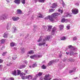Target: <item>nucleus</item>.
<instances>
[{
	"label": "nucleus",
	"instance_id": "obj_1",
	"mask_svg": "<svg viewBox=\"0 0 80 80\" xmlns=\"http://www.w3.org/2000/svg\"><path fill=\"white\" fill-rule=\"evenodd\" d=\"M50 38V36H47L46 37H45L44 36H41L39 38L37 41L38 42H40L41 41H42V42L41 43H39L38 44H37L38 45V46H42V45H44L46 44V40H49Z\"/></svg>",
	"mask_w": 80,
	"mask_h": 80
},
{
	"label": "nucleus",
	"instance_id": "obj_2",
	"mask_svg": "<svg viewBox=\"0 0 80 80\" xmlns=\"http://www.w3.org/2000/svg\"><path fill=\"white\" fill-rule=\"evenodd\" d=\"M60 13H54L52 14L51 15L48 16L47 17L45 18V19L46 20H48V19H49L51 22H53L55 21V17L60 15Z\"/></svg>",
	"mask_w": 80,
	"mask_h": 80
},
{
	"label": "nucleus",
	"instance_id": "obj_3",
	"mask_svg": "<svg viewBox=\"0 0 80 80\" xmlns=\"http://www.w3.org/2000/svg\"><path fill=\"white\" fill-rule=\"evenodd\" d=\"M44 79L45 80H50L52 79V78L50 77V75L49 74H48L45 76L44 77Z\"/></svg>",
	"mask_w": 80,
	"mask_h": 80
},
{
	"label": "nucleus",
	"instance_id": "obj_4",
	"mask_svg": "<svg viewBox=\"0 0 80 80\" xmlns=\"http://www.w3.org/2000/svg\"><path fill=\"white\" fill-rule=\"evenodd\" d=\"M7 18V16L6 14H4L2 15L1 17L0 18V20H3L4 19H6Z\"/></svg>",
	"mask_w": 80,
	"mask_h": 80
},
{
	"label": "nucleus",
	"instance_id": "obj_5",
	"mask_svg": "<svg viewBox=\"0 0 80 80\" xmlns=\"http://www.w3.org/2000/svg\"><path fill=\"white\" fill-rule=\"evenodd\" d=\"M72 12L73 14H77L78 12V10L77 9L74 8L72 10Z\"/></svg>",
	"mask_w": 80,
	"mask_h": 80
},
{
	"label": "nucleus",
	"instance_id": "obj_6",
	"mask_svg": "<svg viewBox=\"0 0 80 80\" xmlns=\"http://www.w3.org/2000/svg\"><path fill=\"white\" fill-rule=\"evenodd\" d=\"M36 56H37V57H38V58H40V57H42V54L40 53V54H38L37 56V55H34V56H30V58H34V57H36Z\"/></svg>",
	"mask_w": 80,
	"mask_h": 80
},
{
	"label": "nucleus",
	"instance_id": "obj_7",
	"mask_svg": "<svg viewBox=\"0 0 80 80\" xmlns=\"http://www.w3.org/2000/svg\"><path fill=\"white\" fill-rule=\"evenodd\" d=\"M59 59L54 60L51 61H50L48 64V65H51L52 63L55 62H58Z\"/></svg>",
	"mask_w": 80,
	"mask_h": 80
},
{
	"label": "nucleus",
	"instance_id": "obj_8",
	"mask_svg": "<svg viewBox=\"0 0 80 80\" xmlns=\"http://www.w3.org/2000/svg\"><path fill=\"white\" fill-rule=\"evenodd\" d=\"M23 75H25V73H23V72L21 73L20 75V77H21V78L22 80H24L26 78V77H25Z\"/></svg>",
	"mask_w": 80,
	"mask_h": 80
},
{
	"label": "nucleus",
	"instance_id": "obj_9",
	"mask_svg": "<svg viewBox=\"0 0 80 80\" xmlns=\"http://www.w3.org/2000/svg\"><path fill=\"white\" fill-rule=\"evenodd\" d=\"M26 67V66L25 65H20V64H19L18 66V68H20L21 69L22 68H24Z\"/></svg>",
	"mask_w": 80,
	"mask_h": 80
},
{
	"label": "nucleus",
	"instance_id": "obj_10",
	"mask_svg": "<svg viewBox=\"0 0 80 80\" xmlns=\"http://www.w3.org/2000/svg\"><path fill=\"white\" fill-rule=\"evenodd\" d=\"M11 27V22L8 23L7 25V28L8 30H10Z\"/></svg>",
	"mask_w": 80,
	"mask_h": 80
},
{
	"label": "nucleus",
	"instance_id": "obj_11",
	"mask_svg": "<svg viewBox=\"0 0 80 80\" xmlns=\"http://www.w3.org/2000/svg\"><path fill=\"white\" fill-rule=\"evenodd\" d=\"M56 28L55 27H54L52 29V32H51V34L52 35H54V34H55V32H56Z\"/></svg>",
	"mask_w": 80,
	"mask_h": 80
},
{
	"label": "nucleus",
	"instance_id": "obj_12",
	"mask_svg": "<svg viewBox=\"0 0 80 80\" xmlns=\"http://www.w3.org/2000/svg\"><path fill=\"white\" fill-rule=\"evenodd\" d=\"M64 17H72V15L70 14L69 12H67V13H65L64 14Z\"/></svg>",
	"mask_w": 80,
	"mask_h": 80
},
{
	"label": "nucleus",
	"instance_id": "obj_13",
	"mask_svg": "<svg viewBox=\"0 0 80 80\" xmlns=\"http://www.w3.org/2000/svg\"><path fill=\"white\" fill-rule=\"evenodd\" d=\"M57 7V3H54L52 4V8H55Z\"/></svg>",
	"mask_w": 80,
	"mask_h": 80
},
{
	"label": "nucleus",
	"instance_id": "obj_14",
	"mask_svg": "<svg viewBox=\"0 0 80 80\" xmlns=\"http://www.w3.org/2000/svg\"><path fill=\"white\" fill-rule=\"evenodd\" d=\"M20 50H21V52L22 53L25 52V48H20Z\"/></svg>",
	"mask_w": 80,
	"mask_h": 80
},
{
	"label": "nucleus",
	"instance_id": "obj_15",
	"mask_svg": "<svg viewBox=\"0 0 80 80\" xmlns=\"http://www.w3.org/2000/svg\"><path fill=\"white\" fill-rule=\"evenodd\" d=\"M12 19L13 21H17L19 19V18L18 17H13L12 18Z\"/></svg>",
	"mask_w": 80,
	"mask_h": 80
},
{
	"label": "nucleus",
	"instance_id": "obj_16",
	"mask_svg": "<svg viewBox=\"0 0 80 80\" xmlns=\"http://www.w3.org/2000/svg\"><path fill=\"white\" fill-rule=\"evenodd\" d=\"M45 0H34L35 3H37V2H42V3H44Z\"/></svg>",
	"mask_w": 80,
	"mask_h": 80
},
{
	"label": "nucleus",
	"instance_id": "obj_17",
	"mask_svg": "<svg viewBox=\"0 0 80 80\" xmlns=\"http://www.w3.org/2000/svg\"><path fill=\"white\" fill-rule=\"evenodd\" d=\"M14 2L15 3L19 5L20 3V0H15L14 1Z\"/></svg>",
	"mask_w": 80,
	"mask_h": 80
},
{
	"label": "nucleus",
	"instance_id": "obj_18",
	"mask_svg": "<svg viewBox=\"0 0 80 80\" xmlns=\"http://www.w3.org/2000/svg\"><path fill=\"white\" fill-rule=\"evenodd\" d=\"M73 52L71 51L70 52H66V54L68 55H72L73 54Z\"/></svg>",
	"mask_w": 80,
	"mask_h": 80
},
{
	"label": "nucleus",
	"instance_id": "obj_19",
	"mask_svg": "<svg viewBox=\"0 0 80 80\" xmlns=\"http://www.w3.org/2000/svg\"><path fill=\"white\" fill-rule=\"evenodd\" d=\"M12 74L14 76H17V71L16 70L13 71L12 72Z\"/></svg>",
	"mask_w": 80,
	"mask_h": 80
},
{
	"label": "nucleus",
	"instance_id": "obj_20",
	"mask_svg": "<svg viewBox=\"0 0 80 80\" xmlns=\"http://www.w3.org/2000/svg\"><path fill=\"white\" fill-rule=\"evenodd\" d=\"M12 33H16V32H17V28H16V27H14L12 28Z\"/></svg>",
	"mask_w": 80,
	"mask_h": 80
},
{
	"label": "nucleus",
	"instance_id": "obj_21",
	"mask_svg": "<svg viewBox=\"0 0 80 80\" xmlns=\"http://www.w3.org/2000/svg\"><path fill=\"white\" fill-rule=\"evenodd\" d=\"M32 76L29 75L28 76H26V78L27 79H32Z\"/></svg>",
	"mask_w": 80,
	"mask_h": 80
},
{
	"label": "nucleus",
	"instance_id": "obj_22",
	"mask_svg": "<svg viewBox=\"0 0 80 80\" xmlns=\"http://www.w3.org/2000/svg\"><path fill=\"white\" fill-rule=\"evenodd\" d=\"M48 32H50V31L51 30V29H52V26L50 25H48Z\"/></svg>",
	"mask_w": 80,
	"mask_h": 80
},
{
	"label": "nucleus",
	"instance_id": "obj_23",
	"mask_svg": "<svg viewBox=\"0 0 80 80\" xmlns=\"http://www.w3.org/2000/svg\"><path fill=\"white\" fill-rule=\"evenodd\" d=\"M67 61L68 62H75V59L72 58H68V59L67 60Z\"/></svg>",
	"mask_w": 80,
	"mask_h": 80
},
{
	"label": "nucleus",
	"instance_id": "obj_24",
	"mask_svg": "<svg viewBox=\"0 0 80 80\" xmlns=\"http://www.w3.org/2000/svg\"><path fill=\"white\" fill-rule=\"evenodd\" d=\"M63 27H64V26L63 25H60L59 26V28L60 30H62L63 29Z\"/></svg>",
	"mask_w": 80,
	"mask_h": 80
},
{
	"label": "nucleus",
	"instance_id": "obj_25",
	"mask_svg": "<svg viewBox=\"0 0 80 80\" xmlns=\"http://www.w3.org/2000/svg\"><path fill=\"white\" fill-rule=\"evenodd\" d=\"M67 39L66 37L63 36L61 38V40H65Z\"/></svg>",
	"mask_w": 80,
	"mask_h": 80
},
{
	"label": "nucleus",
	"instance_id": "obj_26",
	"mask_svg": "<svg viewBox=\"0 0 80 80\" xmlns=\"http://www.w3.org/2000/svg\"><path fill=\"white\" fill-rule=\"evenodd\" d=\"M17 58V56L16 55H15L13 56L12 57V59L13 60H16Z\"/></svg>",
	"mask_w": 80,
	"mask_h": 80
},
{
	"label": "nucleus",
	"instance_id": "obj_27",
	"mask_svg": "<svg viewBox=\"0 0 80 80\" xmlns=\"http://www.w3.org/2000/svg\"><path fill=\"white\" fill-rule=\"evenodd\" d=\"M34 53V52L33 50H30L28 52V54L31 55V54H33Z\"/></svg>",
	"mask_w": 80,
	"mask_h": 80
},
{
	"label": "nucleus",
	"instance_id": "obj_28",
	"mask_svg": "<svg viewBox=\"0 0 80 80\" xmlns=\"http://www.w3.org/2000/svg\"><path fill=\"white\" fill-rule=\"evenodd\" d=\"M17 75H20L21 74V71L19 70H17Z\"/></svg>",
	"mask_w": 80,
	"mask_h": 80
},
{
	"label": "nucleus",
	"instance_id": "obj_29",
	"mask_svg": "<svg viewBox=\"0 0 80 80\" xmlns=\"http://www.w3.org/2000/svg\"><path fill=\"white\" fill-rule=\"evenodd\" d=\"M17 12L18 14H21L22 13V11L20 9L17 10Z\"/></svg>",
	"mask_w": 80,
	"mask_h": 80
},
{
	"label": "nucleus",
	"instance_id": "obj_30",
	"mask_svg": "<svg viewBox=\"0 0 80 80\" xmlns=\"http://www.w3.org/2000/svg\"><path fill=\"white\" fill-rule=\"evenodd\" d=\"M15 45H16V44L14 42H11L10 43L11 47H14Z\"/></svg>",
	"mask_w": 80,
	"mask_h": 80
},
{
	"label": "nucleus",
	"instance_id": "obj_31",
	"mask_svg": "<svg viewBox=\"0 0 80 80\" xmlns=\"http://www.w3.org/2000/svg\"><path fill=\"white\" fill-rule=\"evenodd\" d=\"M8 35V33H7L5 32L3 34V37H4V38H6V37H7Z\"/></svg>",
	"mask_w": 80,
	"mask_h": 80
},
{
	"label": "nucleus",
	"instance_id": "obj_32",
	"mask_svg": "<svg viewBox=\"0 0 80 80\" xmlns=\"http://www.w3.org/2000/svg\"><path fill=\"white\" fill-rule=\"evenodd\" d=\"M74 47L72 46V45H69L68 46V47L69 48H70V49H73V47Z\"/></svg>",
	"mask_w": 80,
	"mask_h": 80
},
{
	"label": "nucleus",
	"instance_id": "obj_33",
	"mask_svg": "<svg viewBox=\"0 0 80 80\" xmlns=\"http://www.w3.org/2000/svg\"><path fill=\"white\" fill-rule=\"evenodd\" d=\"M72 50L74 52H77V48L73 47Z\"/></svg>",
	"mask_w": 80,
	"mask_h": 80
},
{
	"label": "nucleus",
	"instance_id": "obj_34",
	"mask_svg": "<svg viewBox=\"0 0 80 80\" xmlns=\"http://www.w3.org/2000/svg\"><path fill=\"white\" fill-rule=\"evenodd\" d=\"M37 63H34L32 65V67L33 68H35V67H37Z\"/></svg>",
	"mask_w": 80,
	"mask_h": 80
},
{
	"label": "nucleus",
	"instance_id": "obj_35",
	"mask_svg": "<svg viewBox=\"0 0 80 80\" xmlns=\"http://www.w3.org/2000/svg\"><path fill=\"white\" fill-rule=\"evenodd\" d=\"M61 2L62 3L63 7H65V2H63V0H62Z\"/></svg>",
	"mask_w": 80,
	"mask_h": 80
},
{
	"label": "nucleus",
	"instance_id": "obj_36",
	"mask_svg": "<svg viewBox=\"0 0 80 80\" xmlns=\"http://www.w3.org/2000/svg\"><path fill=\"white\" fill-rule=\"evenodd\" d=\"M21 2L22 4H25V0H21Z\"/></svg>",
	"mask_w": 80,
	"mask_h": 80
},
{
	"label": "nucleus",
	"instance_id": "obj_37",
	"mask_svg": "<svg viewBox=\"0 0 80 80\" xmlns=\"http://www.w3.org/2000/svg\"><path fill=\"white\" fill-rule=\"evenodd\" d=\"M58 12H60L61 13H63V10H61L59 9H58Z\"/></svg>",
	"mask_w": 80,
	"mask_h": 80
},
{
	"label": "nucleus",
	"instance_id": "obj_38",
	"mask_svg": "<svg viewBox=\"0 0 80 80\" xmlns=\"http://www.w3.org/2000/svg\"><path fill=\"white\" fill-rule=\"evenodd\" d=\"M38 18H43V16L41 14H40L39 16H38Z\"/></svg>",
	"mask_w": 80,
	"mask_h": 80
},
{
	"label": "nucleus",
	"instance_id": "obj_39",
	"mask_svg": "<svg viewBox=\"0 0 80 80\" xmlns=\"http://www.w3.org/2000/svg\"><path fill=\"white\" fill-rule=\"evenodd\" d=\"M42 69H46V68H47V67H46V66H45L44 65H43L42 67Z\"/></svg>",
	"mask_w": 80,
	"mask_h": 80
},
{
	"label": "nucleus",
	"instance_id": "obj_40",
	"mask_svg": "<svg viewBox=\"0 0 80 80\" xmlns=\"http://www.w3.org/2000/svg\"><path fill=\"white\" fill-rule=\"evenodd\" d=\"M1 43H5V40L2 39L1 40Z\"/></svg>",
	"mask_w": 80,
	"mask_h": 80
},
{
	"label": "nucleus",
	"instance_id": "obj_41",
	"mask_svg": "<svg viewBox=\"0 0 80 80\" xmlns=\"http://www.w3.org/2000/svg\"><path fill=\"white\" fill-rule=\"evenodd\" d=\"M66 27L67 29H68V30H69V29H70V25H68V26H66Z\"/></svg>",
	"mask_w": 80,
	"mask_h": 80
},
{
	"label": "nucleus",
	"instance_id": "obj_42",
	"mask_svg": "<svg viewBox=\"0 0 80 80\" xmlns=\"http://www.w3.org/2000/svg\"><path fill=\"white\" fill-rule=\"evenodd\" d=\"M65 19L64 18H62L61 20L62 22V23H64V22H65Z\"/></svg>",
	"mask_w": 80,
	"mask_h": 80
},
{
	"label": "nucleus",
	"instance_id": "obj_43",
	"mask_svg": "<svg viewBox=\"0 0 80 80\" xmlns=\"http://www.w3.org/2000/svg\"><path fill=\"white\" fill-rule=\"evenodd\" d=\"M43 28L44 29V30H46V29L47 28V27L45 26H43Z\"/></svg>",
	"mask_w": 80,
	"mask_h": 80
},
{
	"label": "nucleus",
	"instance_id": "obj_44",
	"mask_svg": "<svg viewBox=\"0 0 80 80\" xmlns=\"http://www.w3.org/2000/svg\"><path fill=\"white\" fill-rule=\"evenodd\" d=\"M7 52H3V53L2 54V56H5V55H6V54H7Z\"/></svg>",
	"mask_w": 80,
	"mask_h": 80
},
{
	"label": "nucleus",
	"instance_id": "obj_45",
	"mask_svg": "<svg viewBox=\"0 0 80 80\" xmlns=\"http://www.w3.org/2000/svg\"><path fill=\"white\" fill-rule=\"evenodd\" d=\"M42 74V72H39L38 74V76H41Z\"/></svg>",
	"mask_w": 80,
	"mask_h": 80
},
{
	"label": "nucleus",
	"instance_id": "obj_46",
	"mask_svg": "<svg viewBox=\"0 0 80 80\" xmlns=\"http://www.w3.org/2000/svg\"><path fill=\"white\" fill-rule=\"evenodd\" d=\"M73 40L74 41L76 40H77V37H74L73 38Z\"/></svg>",
	"mask_w": 80,
	"mask_h": 80
},
{
	"label": "nucleus",
	"instance_id": "obj_47",
	"mask_svg": "<svg viewBox=\"0 0 80 80\" xmlns=\"http://www.w3.org/2000/svg\"><path fill=\"white\" fill-rule=\"evenodd\" d=\"M24 62L25 64H26V65H27V64L28 63V62H27L26 60H25Z\"/></svg>",
	"mask_w": 80,
	"mask_h": 80
},
{
	"label": "nucleus",
	"instance_id": "obj_48",
	"mask_svg": "<svg viewBox=\"0 0 80 80\" xmlns=\"http://www.w3.org/2000/svg\"><path fill=\"white\" fill-rule=\"evenodd\" d=\"M68 22V20L67 19H65V23H67Z\"/></svg>",
	"mask_w": 80,
	"mask_h": 80
},
{
	"label": "nucleus",
	"instance_id": "obj_49",
	"mask_svg": "<svg viewBox=\"0 0 80 80\" xmlns=\"http://www.w3.org/2000/svg\"><path fill=\"white\" fill-rule=\"evenodd\" d=\"M54 11V10L53 9H50L49 10L50 12H52Z\"/></svg>",
	"mask_w": 80,
	"mask_h": 80
},
{
	"label": "nucleus",
	"instance_id": "obj_50",
	"mask_svg": "<svg viewBox=\"0 0 80 80\" xmlns=\"http://www.w3.org/2000/svg\"><path fill=\"white\" fill-rule=\"evenodd\" d=\"M74 72L73 71V70H70L69 72V73H72V72Z\"/></svg>",
	"mask_w": 80,
	"mask_h": 80
},
{
	"label": "nucleus",
	"instance_id": "obj_51",
	"mask_svg": "<svg viewBox=\"0 0 80 80\" xmlns=\"http://www.w3.org/2000/svg\"><path fill=\"white\" fill-rule=\"evenodd\" d=\"M3 60L0 59V63H3Z\"/></svg>",
	"mask_w": 80,
	"mask_h": 80
},
{
	"label": "nucleus",
	"instance_id": "obj_52",
	"mask_svg": "<svg viewBox=\"0 0 80 80\" xmlns=\"http://www.w3.org/2000/svg\"><path fill=\"white\" fill-rule=\"evenodd\" d=\"M75 5L76 6H78V5H79V3L78 2H77V3H76Z\"/></svg>",
	"mask_w": 80,
	"mask_h": 80
},
{
	"label": "nucleus",
	"instance_id": "obj_53",
	"mask_svg": "<svg viewBox=\"0 0 80 80\" xmlns=\"http://www.w3.org/2000/svg\"><path fill=\"white\" fill-rule=\"evenodd\" d=\"M9 80H14V78H9Z\"/></svg>",
	"mask_w": 80,
	"mask_h": 80
},
{
	"label": "nucleus",
	"instance_id": "obj_54",
	"mask_svg": "<svg viewBox=\"0 0 80 80\" xmlns=\"http://www.w3.org/2000/svg\"><path fill=\"white\" fill-rule=\"evenodd\" d=\"M10 65H11V63H8V64H7V65L8 66H10Z\"/></svg>",
	"mask_w": 80,
	"mask_h": 80
},
{
	"label": "nucleus",
	"instance_id": "obj_55",
	"mask_svg": "<svg viewBox=\"0 0 80 80\" xmlns=\"http://www.w3.org/2000/svg\"><path fill=\"white\" fill-rule=\"evenodd\" d=\"M67 60V59L66 58H64L63 60V62H66V61Z\"/></svg>",
	"mask_w": 80,
	"mask_h": 80
},
{
	"label": "nucleus",
	"instance_id": "obj_56",
	"mask_svg": "<svg viewBox=\"0 0 80 80\" xmlns=\"http://www.w3.org/2000/svg\"><path fill=\"white\" fill-rule=\"evenodd\" d=\"M3 67L2 65H0V69H2Z\"/></svg>",
	"mask_w": 80,
	"mask_h": 80
},
{
	"label": "nucleus",
	"instance_id": "obj_57",
	"mask_svg": "<svg viewBox=\"0 0 80 80\" xmlns=\"http://www.w3.org/2000/svg\"><path fill=\"white\" fill-rule=\"evenodd\" d=\"M24 72L25 73H28V72H28V70H24Z\"/></svg>",
	"mask_w": 80,
	"mask_h": 80
},
{
	"label": "nucleus",
	"instance_id": "obj_58",
	"mask_svg": "<svg viewBox=\"0 0 80 80\" xmlns=\"http://www.w3.org/2000/svg\"><path fill=\"white\" fill-rule=\"evenodd\" d=\"M75 70H76V68H73V70H72V71H73V72H75Z\"/></svg>",
	"mask_w": 80,
	"mask_h": 80
},
{
	"label": "nucleus",
	"instance_id": "obj_59",
	"mask_svg": "<svg viewBox=\"0 0 80 80\" xmlns=\"http://www.w3.org/2000/svg\"><path fill=\"white\" fill-rule=\"evenodd\" d=\"M6 1L8 2V3H9L10 2V0H6Z\"/></svg>",
	"mask_w": 80,
	"mask_h": 80
},
{
	"label": "nucleus",
	"instance_id": "obj_60",
	"mask_svg": "<svg viewBox=\"0 0 80 80\" xmlns=\"http://www.w3.org/2000/svg\"><path fill=\"white\" fill-rule=\"evenodd\" d=\"M14 50H15V51H16V50H17V48H14Z\"/></svg>",
	"mask_w": 80,
	"mask_h": 80
},
{
	"label": "nucleus",
	"instance_id": "obj_61",
	"mask_svg": "<svg viewBox=\"0 0 80 80\" xmlns=\"http://www.w3.org/2000/svg\"><path fill=\"white\" fill-rule=\"evenodd\" d=\"M32 80H37V79L36 78H33Z\"/></svg>",
	"mask_w": 80,
	"mask_h": 80
},
{
	"label": "nucleus",
	"instance_id": "obj_62",
	"mask_svg": "<svg viewBox=\"0 0 80 80\" xmlns=\"http://www.w3.org/2000/svg\"><path fill=\"white\" fill-rule=\"evenodd\" d=\"M74 55H78V53H76V52L74 53Z\"/></svg>",
	"mask_w": 80,
	"mask_h": 80
},
{
	"label": "nucleus",
	"instance_id": "obj_63",
	"mask_svg": "<svg viewBox=\"0 0 80 80\" xmlns=\"http://www.w3.org/2000/svg\"><path fill=\"white\" fill-rule=\"evenodd\" d=\"M34 28H37V25H34Z\"/></svg>",
	"mask_w": 80,
	"mask_h": 80
},
{
	"label": "nucleus",
	"instance_id": "obj_64",
	"mask_svg": "<svg viewBox=\"0 0 80 80\" xmlns=\"http://www.w3.org/2000/svg\"><path fill=\"white\" fill-rule=\"evenodd\" d=\"M3 80H7V79L6 78H3Z\"/></svg>",
	"mask_w": 80,
	"mask_h": 80
}]
</instances>
